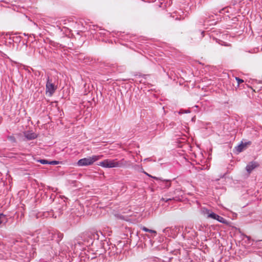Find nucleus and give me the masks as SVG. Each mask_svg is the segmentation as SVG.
Instances as JSON below:
<instances>
[{
  "instance_id": "nucleus-5",
  "label": "nucleus",
  "mask_w": 262,
  "mask_h": 262,
  "mask_svg": "<svg viewBox=\"0 0 262 262\" xmlns=\"http://www.w3.org/2000/svg\"><path fill=\"white\" fill-rule=\"evenodd\" d=\"M180 226H174L173 228L172 227H167L164 229L163 230V232L166 235H168V236H170V233L172 234L173 233L174 236H175L176 234H177L180 231Z\"/></svg>"
},
{
  "instance_id": "nucleus-7",
  "label": "nucleus",
  "mask_w": 262,
  "mask_h": 262,
  "mask_svg": "<svg viewBox=\"0 0 262 262\" xmlns=\"http://www.w3.org/2000/svg\"><path fill=\"white\" fill-rule=\"evenodd\" d=\"M214 16L213 15H206V16L205 17L204 20V25H215L216 23V21H215V19L213 18H212V17H213Z\"/></svg>"
},
{
  "instance_id": "nucleus-25",
  "label": "nucleus",
  "mask_w": 262,
  "mask_h": 262,
  "mask_svg": "<svg viewBox=\"0 0 262 262\" xmlns=\"http://www.w3.org/2000/svg\"><path fill=\"white\" fill-rule=\"evenodd\" d=\"M173 199H173V198H172V199H170H170H165L163 198V200L164 201L166 202H168V201L172 200H173Z\"/></svg>"
},
{
  "instance_id": "nucleus-12",
  "label": "nucleus",
  "mask_w": 262,
  "mask_h": 262,
  "mask_svg": "<svg viewBox=\"0 0 262 262\" xmlns=\"http://www.w3.org/2000/svg\"><path fill=\"white\" fill-rule=\"evenodd\" d=\"M7 219L6 216L3 213H0V225L3 223H6Z\"/></svg>"
},
{
  "instance_id": "nucleus-9",
  "label": "nucleus",
  "mask_w": 262,
  "mask_h": 262,
  "mask_svg": "<svg viewBox=\"0 0 262 262\" xmlns=\"http://www.w3.org/2000/svg\"><path fill=\"white\" fill-rule=\"evenodd\" d=\"M251 141H248L246 142L245 143H243L242 142V143L238 145L237 147H236V150L238 152H242L244 149H245L247 145H251Z\"/></svg>"
},
{
  "instance_id": "nucleus-29",
  "label": "nucleus",
  "mask_w": 262,
  "mask_h": 262,
  "mask_svg": "<svg viewBox=\"0 0 262 262\" xmlns=\"http://www.w3.org/2000/svg\"><path fill=\"white\" fill-rule=\"evenodd\" d=\"M213 13L216 15V13H215V12H213Z\"/></svg>"
},
{
  "instance_id": "nucleus-13",
  "label": "nucleus",
  "mask_w": 262,
  "mask_h": 262,
  "mask_svg": "<svg viewBox=\"0 0 262 262\" xmlns=\"http://www.w3.org/2000/svg\"><path fill=\"white\" fill-rule=\"evenodd\" d=\"M63 204L61 205V206L59 207L58 208V209L59 210V212H58V215H59L60 214H62V211L64 209V208H66V202H65V200H63Z\"/></svg>"
},
{
  "instance_id": "nucleus-23",
  "label": "nucleus",
  "mask_w": 262,
  "mask_h": 262,
  "mask_svg": "<svg viewBox=\"0 0 262 262\" xmlns=\"http://www.w3.org/2000/svg\"><path fill=\"white\" fill-rule=\"evenodd\" d=\"M190 111L187 110H185V111H184V110H180L179 112V113L180 114H183V113H189Z\"/></svg>"
},
{
  "instance_id": "nucleus-27",
  "label": "nucleus",
  "mask_w": 262,
  "mask_h": 262,
  "mask_svg": "<svg viewBox=\"0 0 262 262\" xmlns=\"http://www.w3.org/2000/svg\"><path fill=\"white\" fill-rule=\"evenodd\" d=\"M63 24L64 25H66V24H67V23H66V20H64L63 21Z\"/></svg>"
},
{
  "instance_id": "nucleus-19",
  "label": "nucleus",
  "mask_w": 262,
  "mask_h": 262,
  "mask_svg": "<svg viewBox=\"0 0 262 262\" xmlns=\"http://www.w3.org/2000/svg\"><path fill=\"white\" fill-rule=\"evenodd\" d=\"M56 236H57L58 238H59V240H61V239L63 237V234L62 233H60V232L56 231Z\"/></svg>"
},
{
  "instance_id": "nucleus-10",
  "label": "nucleus",
  "mask_w": 262,
  "mask_h": 262,
  "mask_svg": "<svg viewBox=\"0 0 262 262\" xmlns=\"http://www.w3.org/2000/svg\"><path fill=\"white\" fill-rule=\"evenodd\" d=\"M25 136L28 140H33L37 138L36 134L32 132H26L25 133Z\"/></svg>"
},
{
  "instance_id": "nucleus-15",
  "label": "nucleus",
  "mask_w": 262,
  "mask_h": 262,
  "mask_svg": "<svg viewBox=\"0 0 262 262\" xmlns=\"http://www.w3.org/2000/svg\"><path fill=\"white\" fill-rule=\"evenodd\" d=\"M38 162H39V163H40L42 164H48V163H49V161L48 160H45V159L39 160H38Z\"/></svg>"
},
{
  "instance_id": "nucleus-21",
  "label": "nucleus",
  "mask_w": 262,
  "mask_h": 262,
  "mask_svg": "<svg viewBox=\"0 0 262 262\" xmlns=\"http://www.w3.org/2000/svg\"><path fill=\"white\" fill-rule=\"evenodd\" d=\"M235 79L237 81L238 84L239 85L241 83H242L244 82V80L242 79H240L238 77H235Z\"/></svg>"
},
{
  "instance_id": "nucleus-11",
  "label": "nucleus",
  "mask_w": 262,
  "mask_h": 262,
  "mask_svg": "<svg viewBox=\"0 0 262 262\" xmlns=\"http://www.w3.org/2000/svg\"><path fill=\"white\" fill-rule=\"evenodd\" d=\"M56 236V231L52 230V231H50L49 232L48 238H50L51 240L53 239Z\"/></svg>"
},
{
  "instance_id": "nucleus-6",
  "label": "nucleus",
  "mask_w": 262,
  "mask_h": 262,
  "mask_svg": "<svg viewBox=\"0 0 262 262\" xmlns=\"http://www.w3.org/2000/svg\"><path fill=\"white\" fill-rule=\"evenodd\" d=\"M259 166L258 163L256 161L249 162L246 167V170L248 173H250L253 169Z\"/></svg>"
},
{
  "instance_id": "nucleus-2",
  "label": "nucleus",
  "mask_w": 262,
  "mask_h": 262,
  "mask_svg": "<svg viewBox=\"0 0 262 262\" xmlns=\"http://www.w3.org/2000/svg\"><path fill=\"white\" fill-rule=\"evenodd\" d=\"M201 213L206 216L207 218L215 220L220 223L228 224V222L225 219L213 212L209 209L204 207L201 208Z\"/></svg>"
},
{
  "instance_id": "nucleus-3",
  "label": "nucleus",
  "mask_w": 262,
  "mask_h": 262,
  "mask_svg": "<svg viewBox=\"0 0 262 262\" xmlns=\"http://www.w3.org/2000/svg\"><path fill=\"white\" fill-rule=\"evenodd\" d=\"M102 156H93L88 158L81 159L77 162L79 166H88L93 164L95 161L99 160Z\"/></svg>"
},
{
  "instance_id": "nucleus-14",
  "label": "nucleus",
  "mask_w": 262,
  "mask_h": 262,
  "mask_svg": "<svg viewBox=\"0 0 262 262\" xmlns=\"http://www.w3.org/2000/svg\"><path fill=\"white\" fill-rule=\"evenodd\" d=\"M229 9H231V8L229 7H225L222 9L220 10L219 12L220 13H223L224 12L229 13Z\"/></svg>"
},
{
  "instance_id": "nucleus-26",
  "label": "nucleus",
  "mask_w": 262,
  "mask_h": 262,
  "mask_svg": "<svg viewBox=\"0 0 262 262\" xmlns=\"http://www.w3.org/2000/svg\"><path fill=\"white\" fill-rule=\"evenodd\" d=\"M144 160H147V161H151V160L150 158L145 159Z\"/></svg>"
},
{
  "instance_id": "nucleus-16",
  "label": "nucleus",
  "mask_w": 262,
  "mask_h": 262,
  "mask_svg": "<svg viewBox=\"0 0 262 262\" xmlns=\"http://www.w3.org/2000/svg\"><path fill=\"white\" fill-rule=\"evenodd\" d=\"M7 138L13 142H15L16 141L15 138L13 136H8Z\"/></svg>"
},
{
  "instance_id": "nucleus-22",
  "label": "nucleus",
  "mask_w": 262,
  "mask_h": 262,
  "mask_svg": "<svg viewBox=\"0 0 262 262\" xmlns=\"http://www.w3.org/2000/svg\"><path fill=\"white\" fill-rule=\"evenodd\" d=\"M49 215L50 216H51V217H54V218H56L57 217V215L55 214V213H54L53 212H50L49 213H48Z\"/></svg>"
},
{
  "instance_id": "nucleus-24",
  "label": "nucleus",
  "mask_w": 262,
  "mask_h": 262,
  "mask_svg": "<svg viewBox=\"0 0 262 262\" xmlns=\"http://www.w3.org/2000/svg\"><path fill=\"white\" fill-rule=\"evenodd\" d=\"M141 229L145 232H148V231H149V229L145 227H142Z\"/></svg>"
},
{
  "instance_id": "nucleus-8",
  "label": "nucleus",
  "mask_w": 262,
  "mask_h": 262,
  "mask_svg": "<svg viewBox=\"0 0 262 262\" xmlns=\"http://www.w3.org/2000/svg\"><path fill=\"white\" fill-rule=\"evenodd\" d=\"M157 181H159V184L164 188H168L171 186V181L169 180H165L160 178V180H158Z\"/></svg>"
},
{
  "instance_id": "nucleus-20",
  "label": "nucleus",
  "mask_w": 262,
  "mask_h": 262,
  "mask_svg": "<svg viewBox=\"0 0 262 262\" xmlns=\"http://www.w3.org/2000/svg\"><path fill=\"white\" fill-rule=\"evenodd\" d=\"M59 163V162L57 161H49L48 164L51 165H57Z\"/></svg>"
},
{
  "instance_id": "nucleus-28",
  "label": "nucleus",
  "mask_w": 262,
  "mask_h": 262,
  "mask_svg": "<svg viewBox=\"0 0 262 262\" xmlns=\"http://www.w3.org/2000/svg\"><path fill=\"white\" fill-rule=\"evenodd\" d=\"M204 31L202 32V36H204Z\"/></svg>"
},
{
  "instance_id": "nucleus-17",
  "label": "nucleus",
  "mask_w": 262,
  "mask_h": 262,
  "mask_svg": "<svg viewBox=\"0 0 262 262\" xmlns=\"http://www.w3.org/2000/svg\"><path fill=\"white\" fill-rule=\"evenodd\" d=\"M144 173L146 176H148L149 177H151V178L154 179L155 180H160V178H158V177H156L152 176L150 175L149 174H148V173H147L146 172L144 171Z\"/></svg>"
},
{
  "instance_id": "nucleus-1",
  "label": "nucleus",
  "mask_w": 262,
  "mask_h": 262,
  "mask_svg": "<svg viewBox=\"0 0 262 262\" xmlns=\"http://www.w3.org/2000/svg\"><path fill=\"white\" fill-rule=\"evenodd\" d=\"M98 165L104 168H125L128 167L130 164L129 161L122 159L119 161L117 159H106L100 162Z\"/></svg>"
},
{
  "instance_id": "nucleus-18",
  "label": "nucleus",
  "mask_w": 262,
  "mask_h": 262,
  "mask_svg": "<svg viewBox=\"0 0 262 262\" xmlns=\"http://www.w3.org/2000/svg\"><path fill=\"white\" fill-rule=\"evenodd\" d=\"M148 232H150L151 233H152L154 235L152 236L151 237L154 238L157 235V232L155 230L149 229V231H148Z\"/></svg>"
},
{
  "instance_id": "nucleus-4",
  "label": "nucleus",
  "mask_w": 262,
  "mask_h": 262,
  "mask_svg": "<svg viewBox=\"0 0 262 262\" xmlns=\"http://www.w3.org/2000/svg\"><path fill=\"white\" fill-rule=\"evenodd\" d=\"M56 90L55 85L52 82L49 77H48L46 85V94H49L50 96H52Z\"/></svg>"
}]
</instances>
